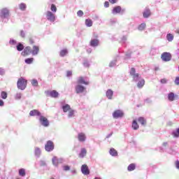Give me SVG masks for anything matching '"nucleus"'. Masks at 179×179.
Wrapping results in <instances>:
<instances>
[{
    "label": "nucleus",
    "mask_w": 179,
    "mask_h": 179,
    "mask_svg": "<svg viewBox=\"0 0 179 179\" xmlns=\"http://www.w3.org/2000/svg\"><path fill=\"white\" fill-rule=\"evenodd\" d=\"M17 85L20 90H24L27 86V80L23 78H20L17 80Z\"/></svg>",
    "instance_id": "nucleus-1"
},
{
    "label": "nucleus",
    "mask_w": 179,
    "mask_h": 179,
    "mask_svg": "<svg viewBox=\"0 0 179 179\" xmlns=\"http://www.w3.org/2000/svg\"><path fill=\"white\" fill-rule=\"evenodd\" d=\"M171 53L170 52H164L161 55V59H162V61H164V62H169V61H171Z\"/></svg>",
    "instance_id": "nucleus-2"
},
{
    "label": "nucleus",
    "mask_w": 179,
    "mask_h": 179,
    "mask_svg": "<svg viewBox=\"0 0 179 179\" xmlns=\"http://www.w3.org/2000/svg\"><path fill=\"white\" fill-rule=\"evenodd\" d=\"M130 75L132 76L133 80H134V82H137L138 79H139L141 76L139 73H136V70L134 67H132L130 70Z\"/></svg>",
    "instance_id": "nucleus-3"
},
{
    "label": "nucleus",
    "mask_w": 179,
    "mask_h": 179,
    "mask_svg": "<svg viewBox=\"0 0 179 179\" xmlns=\"http://www.w3.org/2000/svg\"><path fill=\"white\" fill-rule=\"evenodd\" d=\"M45 149L46 152H52L54 150V142L48 141L45 145Z\"/></svg>",
    "instance_id": "nucleus-4"
},
{
    "label": "nucleus",
    "mask_w": 179,
    "mask_h": 179,
    "mask_svg": "<svg viewBox=\"0 0 179 179\" xmlns=\"http://www.w3.org/2000/svg\"><path fill=\"white\" fill-rule=\"evenodd\" d=\"M45 93L46 96H50V97H53L54 99H57V97L59 96V94L56 90H52V91L48 90V91H45Z\"/></svg>",
    "instance_id": "nucleus-5"
},
{
    "label": "nucleus",
    "mask_w": 179,
    "mask_h": 179,
    "mask_svg": "<svg viewBox=\"0 0 179 179\" xmlns=\"http://www.w3.org/2000/svg\"><path fill=\"white\" fill-rule=\"evenodd\" d=\"M39 121L43 127H48V125H50V122L48 121V119H47V117L44 116H41Z\"/></svg>",
    "instance_id": "nucleus-6"
},
{
    "label": "nucleus",
    "mask_w": 179,
    "mask_h": 179,
    "mask_svg": "<svg viewBox=\"0 0 179 179\" xmlns=\"http://www.w3.org/2000/svg\"><path fill=\"white\" fill-rule=\"evenodd\" d=\"M46 18L49 20V22H55V14L52 13L51 11H47Z\"/></svg>",
    "instance_id": "nucleus-7"
},
{
    "label": "nucleus",
    "mask_w": 179,
    "mask_h": 179,
    "mask_svg": "<svg viewBox=\"0 0 179 179\" xmlns=\"http://www.w3.org/2000/svg\"><path fill=\"white\" fill-rule=\"evenodd\" d=\"M113 118H122L124 117V112L121 110H116L113 113Z\"/></svg>",
    "instance_id": "nucleus-8"
},
{
    "label": "nucleus",
    "mask_w": 179,
    "mask_h": 179,
    "mask_svg": "<svg viewBox=\"0 0 179 179\" xmlns=\"http://www.w3.org/2000/svg\"><path fill=\"white\" fill-rule=\"evenodd\" d=\"M81 171L84 176H89L90 174V170H89V166L86 164H83L81 166Z\"/></svg>",
    "instance_id": "nucleus-9"
},
{
    "label": "nucleus",
    "mask_w": 179,
    "mask_h": 179,
    "mask_svg": "<svg viewBox=\"0 0 179 179\" xmlns=\"http://www.w3.org/2000/svg\"><path fill=\"white\" fill-rule=\"evenodd\" d=\"M84 92H86V87L80 85H78L76 86V93H77V94L84 93Z\"/></svg>",
    "instance_id": "nucleus-10"
},
{
    "label": "nucleus",
    "mask_w": 179,
    "mask_h": 179,
    "mask_svg": "<svg viewBox=\"0 0 179 179\" xmlns=\"http://www.w3.org/2000/svg\"><path fill=\"white\" fill-rule=\"evenodd\" d=\"M21 54L23 57H27V55H30V54H31V48H30V46H27Z\"/></svg>",
    "instance_id": "nucleus-11"
},
{
    "label": "nucleus",
    "mask_w": 179,
    "mask_h": 179,
    "mask_svg": "<svg viewBox=\"0 0 179 179\" xmlns=\"http://www.w3.org/2000/svg\"><path fill=\"white\" fill-rule=\"evenodd\" d=\"M9 16V10L8 8H3L1 10V17H8Z\"/></svg>",
    "instance_id": "nucleus-12"
},
{
    "label": "nucleus",
    "mask_w": 179,
    "mask_h": 179,
    "mask_svg": "<svg viewBox=\"0 0 179 179\" xmlns=\"http://www.w3.org/2000/svg\"><path fill=\"white\" fill-rule=\"evenodd\" d=\"M78 139L80 142H85V141H86V134H85V133H79Z\"/></svg>",
    "instance_id": "nucleus-13"
},
{
    "label": "nucleus",
    "mask_w": 179,
    "mask_h": 179,
    "mask_svg": "<svg viewBox=\"0 0 179 179\" xmlns=\"http://www.w3.org/2000/svg\"><path fill=\"white\" fill-rule=\"evenodd\" d=\"M87 155V150L86 148H81L80 152L79 153L78 157L83 159Z\"/></svg>",
    "instance_id": "nucleus-14"
},
{
    "label": "nucleus",
    "mask_w": 179,
    "mask_h": 179,
    "mask_svg": "<svg viewBox=\"0 0 179 179\" xmlns=\"http://www.w3.org/2000/svg\"><path fill=\"white\" fill-rule=\"evenodd\" d=\"M78 85H89V81H86L85 80V78L81 76V77H79L78 80Z\"/></svg>",
    "instance_id": "nucleus-15"
},
{
    "label": "nucleus",
    "mask_w": 179,
    "mask_h": 179,
    "mask_svg": "<svg viewBox=\"0 0 179 179\" xmlns=\"http://www.w3.org/2000/svg\"><path fill=\"white\" fill-rule=\"evenodd\" d=\"M29 115L31 116V117H34V116H36V115H38V116H39V115H41V113H40V111H38V110H31L30 112H29Z\"/></svg>",
    "instance_id": "nucleus-16"
},
{
    "label": "nucleus",
    "mask_w": 179,
    "mask_h": 179,
    "mask_svg": "<svg viewBox=\"0 0 179 179\" xmlns=\"http://www.w3.org/2000/svg\"><path fill=\"white\" fill-rule=\"evenodd\" d=\"M38 51H40L38 46H33V50H31L32 55H37V54H38Z\"/></svg>",
    "instance_id": "nucleus-17"
},
{
    "label": "nucleus",
    "mask_w": 179,
    "mask_h": 179,
    "mask_svg": "<svg viewBox=\"0 0 179 179\" xmlns=\"http://www.w3.org/2000/svg\"><path fill=\"white\" fill-rule=\"evenodd\" d=\"M113 94H114V92L111 90H108L106 91V96L109 100H111L113 99Z\"/></svg>",
    "instance_id": "nucleus-18"
},
{
    "label": "nucleus",
    "mask_w": 179,
    "mask_h": 179,
    "mask_svg": "<svg viewBox=\"0 0 179 179\" xmlns=\"http://www.w3.org/2000/svg\"><path fill=\"white\" fill-rule=\"evenodd\" d=\"M131 127L135 131H136V129H139V124H138V122H136V120H133Z\"/></svg>",
    "instance_id": "nucleus-19"
},
{
    "label": "nucleus",
    "mask_w": 179,
    "mask_h": 179,
    "mask_svg": "<svg viewBox=\"0 0 179 179\" xmlns=\"http://www.w3.org/2000/svg\"><path fill=\"white\" fill-rule=\"evenodd\" d=\"M71 109L72 108H71V106H69V104H66L62 106V110H63L64 113H68Z\"/></svg>",
    "instance_id": "nucleus-20"
},
{
    "label": "nucleus",
    "mask_w": 179,
    "mask_h": 179,
    "mask_svg": "<svg viewBox=\"0 0 179 179\" xmlns=\"http://www.w3.org/2000/svg\"><path fill=\"white\" fill-rule=\"evenodd\" d=\"M143 86H145V80L141 79V80H139L138 82L137 87H138V89H142V87H143Z\"/></svg>",
    "instance_id": "nucleus-21"
},
{
    "label": "nucleus",
    "mask_w": 179,
    "mask_h": 179,
    "mask_svg": "<svg viewBox=\"0 0 179 179\" xmlns=\"http://www.w3.org/2000/svg\"><path fill=\"white\" fill-rule=\"evenodd\" d=\"M90 45H92V47H97V45H99V40L97 39L91 40Z\"/></svg>",
    "instance_id": "nucleus-22"
},
{
    "label": "nucleus",
    "mask_w": 179,
    "mask_h": 179,
    "mask_svg": "<svg viewBox=\"0 0 179 179\" xmlns=\"http://www.w3.org/2000/svg\"><path fill=\"white\" fill-rule=\"evenodd\" d=\"M150 15H151L150 10H149V9H146V10L143 12V17H145V18L149 17V16H150Z\"/></svg>",
    "instance_id": "nucleus-23"
},
{
    "label": "nucleus",
    "mask_w": 179,
    "mask_h": 179,
    "mask_svg": "<svg viewBox=\"0 0 179 179\" xmlns=\"http://www.w3.org/2000/svg\"><path fill=\"white\" fill-rule=\"evenodd\" d=\"M85 24L87 27H92V26H93V21L90 19H86Z\"/></svg>",
    "instance_id": "nucleus-24"
},
{
    "label": "nucleus",
    "mask_w": 179,
    "mask_h": 179,
    "mask_svg": "<svg viewBox=\"0 0 179 179\" xmlns=\"http://www.w3.org/2000/svg\"><path fill=\"white\" fill-rule=\"evenodd\" d=\"M135 169H136V165H135V164H131L127 167L128 171H134Z\"/></svg>",
    "instance_id": "nucleus-25"
},
{
    "label": "nucleus",
    "mask_w": 179,
    "mask_h": 179,
    "mask_svg": "<svg viewBox=\"0 0 179 179\" xmlns=\"http://www.w3.org/2000/svg\"><path fill=\"white\" fill-rule=\"evenodd\" d=\"M109 153H110V155H111V156H115V157L118 156V152L114 148H110Z\"/></svg>",
    "instance_id": "nucleus-26"
},
{
    "label": "nucleus",
    "mask_w": 179,
    "mask_h": 179,
    "mask_svg": "<svg viewBox=\"0 0 179 179\" xmlns=\"http://www.w3.org/2000/svg\"><path fill=\"white\" fill-rule=\"evenodd\" d=\"M113 13H121V6H117L113 10Z\"/></svg>",
    "instance_id": "nucleus-27"
},
{
    "label": "nucleus",
    "mask_w": 179,
    "mask_h": 179,
    "mask_svg": "<svg viewBox=\"0 0 179 179\" xmlns=\"http://www.w3.org/2000/svg\"><path fill=\"white\" fill-rule=\"evenodd\" d=\"M138 121L141 124V125H146V120H145V117H138Z\"/></svg>",
    "instance_id": "nucleus-28"
},
{
    "label": "nucleus",
    "mask_w": 179,
    "mask_h": 179,
    "mask_svg": "<svg viewBox=\"0 0 179 179\" xmlns=\"http://www.w3.org/2000/svg\"><path fill=\"white\" fill-rule=\"evenodd\" d=\"M1 99H3V100H6V99H8V93H6V92H1Z\"/></svg>",
    "instance_id": "nucleus-29"
},
{
    "label": "nucleus",
    "mask_w": 179,
    "mask_h": 179,
    "mask_svg": "<svg viewBox=\"0 0 179 179\" xmlns=\"http://www.w3.org/2000/svg\"><path fill=\"white\" fill-rule=\"evenodd\" d=\"M19 175L21 176V177H24V176H26V171L24 169H20L19 170Z\"/></svg>",
    "instance_id": "nucleus-30"
},
{
    "label": "nucleus",
    "mask_w": 179,
    "mask_h": 179,
    "mask_svg": "<svg viewBox=\"0 0 179 179\" xmlns=\"http://www.w3.org/2000/svg\"><path fill=\"white\" fill-rule=\"evenodd\" d=\"M24 48V46L22 43H18V45H17V51H23Z\"/></svg>",
    "instance_id": "nucleus-31"
},
{
    "label": "nucleus",
    "mask_w": 179,
    "mask_h": 179,
    "mask_svg": "<svg viewBox=\"0 0 179 179\" xmlns=\"http://www.w3.org/2000/svg\"><path fill=\"white\" fill-rule=\"evenodd\" d=\"M166 38H167L168 41H171L172 40L174 39V36H173V34H168L166 36Z\"/></svg>",
    "instance_id": "nucleus-32"
},
{
    "label": "nucleus",
    "mask_w": 179,
    "mask_h": 179,
    "mask_svg": "<svg viewBox=\"0 0 179 179\" xmlns=\"http://www.w3.org/2000/svg\"><path fill=\"white\" fill-rule=\"evenodd\" d=\"M146 28V24L145 23H142L139 25L138 27V30H145V29Z\"/></svg>",
    "instance_id": "nucleus-33"
},
{
    "label": "nucleus",
    "mask_w": 179,
    "mask_h": 179,
    "mask_svg": "<svg viewBox=\"0 0 179 179\" xmlns=\"http://www.w3.org/2000/svg\"><path fill=\"white\" fill-rule=\"evenodd\" d=\"M68 54V50L66 49L62 50L60 51V56L65 57Z\"/></svg>",
    "instance_id": "nucleus-34"
},
{
    "label": "nucleus",
    "mask_w": 179,
    "mask_h": 179,
    "mask_svg": "<svg viewBox=\"0 0 179 179\" xmlns=\"http://www.w3.org/2000/svg\"><path fill=\"white\" fill-rule=\"evenodd\" d=\"M33 61H34V59L33 57L27 58L25 59V62L28 64H33Z\"/></svg>",
    "instance_id": "nucleus-35"
},
{
    "label": "nucleus",
    "mask_w": 179,
    "mask_h": 179,
    "mask_svg": "<svg viewBox=\"0 0 179 179\" xmlns=\"http://www.w3.org/2000/svg\"><path fill=\"white\" fill-rule=\"evenodd\" d=\"M168 99H169V100H170V101H173V100L175 99L174 94L173 93H170L168 95Z\"/></svg>",
    "instance_id": "nucleus-36"
},
{
    "label": "nucleus",
    "mask_w": 179,
    "mask_h": 179,
    "mask_svg": "<svg viewBox=\"0 0 179 179\" xmlns=\"http://www.w3.org/2000/svg\"><path fill=\"white\" fill-rule=\"evenodd\" d=\"M69 117L71 118V117H73V115H75V110H73V109H70L69 111Z\"/></svg>",
    "instance_id": "nucleus-37"
},
{
    "label": "nucleus",
    "mask_w": 179,
    "mask_h": 179,
    "mask_svg": "<svg viewBox=\"0 0 179 179\" xmlns=\"http://www.w3.org/2000/svg\"><path fill=\"white\" fill-rule=\"evenodd\" d=\"M172 135H173V136H174V138H178V136H179V128L177 129L176 131H173Z\"/></svg>",
    "instance_id": "nucleus-38"
},
{
    "label": "nucleus",
    "mask_w": 179,
    "mask_h": 179,
    "mask_svg": "<svg viewBox=\"0 0 179 179\" xmlns=\"http://www.w3.org/2000/svg\"><path fill=\"white\" fill-rule=\"evenodd\" d=\"M52 162L55 166H58V158H57V157H54L52 159Z\"/></svg>",
    "instance_id": "nucleus-39"
},
{
    "label": "nucleus",
    "mask_w": 179,
    "mask_h": 179,
    "mask_svg": "<svg viewBox=\"0 0 179 179\" xmlns=\"http://www.w3.org/2000/svg\"><path fill=\"white\" fill-rule=\"evenodd\" d=\"M26 8H27L26 4H24L23 3L20 4V9L21 10H26Z\"/></svg>",
    "instance_id": "nucleus-40"
},
{
    "label": "nucleus",
    "mask_w": 179,
    "mask_h": 179,
    "mask_svg": "<svg viewBox=\"0 0 179 179\" xmlns=\"http://www.w3.org/2000/svg\"><path fill=\"white\" fill-rule=\"evenodd\" d=\"M50 10H52V12H54L55 13V12H57V6H55V4L51 5Z\"/></svg>",
    "instance_id": "nucleus-41"
},
{
    "label": "nucleus",
    "mask_w": 179,
    "mask_h": 179,
    "mask_svg": "<svg viewBox=\"0 0 179 179\" xmlns=\"http://www.w3.org/2000/svg\"><path fill=\"white\" fill-rule=\"evenodd\" d=\"M31 85H32V86L37 87V86H38V81H37V80H32Z\"/></svg>",
    "instance_id": "nucleus-42"
},
{
    "label": "nucleus",
    "mask_w": 179,
    "mask_h": 179,
    "mask_svg": "<svg viewBox=\"0 0 179 179\" xmlns=\"http://www.w3.org/2000/svg\"><path fill=\"white\" fill-rule=\"evenodd\" d=\"M41 153V151L40 150V148H36L35 149V155H36V156H39V155Z\"/></svg>",
    "instance_id": "nucleus-43"
},
{
    "label": "nucleus",
    "mask_w": 179,
    "mask_h": 179,
    "mask_svg": "<svg viewBox=\"0 0 179 179\" xmlns=\"http://www.w3.org/2000/svg\"><path fill=\"white\" fill-rule=\"evenodd\" d=\"M77 15L78 16H79L80 17H81V16H83V11L80 10L77 12Z\"/></svg>",
    "instance_id": "nucleus-44"
},
{
    "label": "nucleus",
    "mask_w": 179,
    "mask_h": 179,
    "mask_svg": "<svg viewBox=\"0 0 179 179\" xmlns=\"http://www.w3.org/2000/svg\"><path fill=\"white\" fill-rule=\"evenodd\" d=\"M64 171H68L71 170V168L69 167V166H64Z\"/></svg>",
    "instance_id": "nucleus-45"
},
{
    "label": "nucleus",
    "mask_w": 179,
    "mask_h": 179,
    "mask_svg": "<svg viewBox=\"0 0 179 179\" xmlns=\"http://www.w3.org/2000/svg\"><path fill=\"white\" fill-rule=\"evenodd\" d=\"M160 82H161V83H162V84L167 83V79H166V78H162V79H161Z\"/></svg>",
    "instance_id": "nucleus-46"
},
{
    "label": "nucleus",
    "mask_w": 179,
    "mask_h": 179,
    "mask_svg": "<svg viewBox=\"0 0 179 179\" xmlns=\"http://www.w3.org/2000/svg\"><path fill=\"white\" fill-rule=\"evenodd\" d=\"M29 44H34V40L33 39V38H29Z\"/></svg>",
    "instance_id": "nucleus-47"
},
{
    "label": "nucleus",
    "mask_w": 179,
    "mask_h": 179,
    "mask_svg": "<svg viewBox=\"0 0 179 179\" xmlns=\"http://www.w3.org/2000/svg\"><path fill=\"white\" fill-rule=\"evenodd\" d=\"M175 84L178 85H179V77H176L175 79Z\"/></svg>",
    "instance_id": "nucleus-48"
},
{
    "label": "nucleus",
    "mask_w": 179,
    "mask_h": 179,
    "mask_svg": "<svg viewBox=\"0 0 179 179\" xmlns=\"http://www.w3.org/2000/svg\"><path fill=\"white\" fill-rule=\"evenodd\" d=\"M66 76H68V77L72 76V71H68L66 72Z\"/></svg>",
    "instance_id": "nucleus-49"
},
{
    "label": "nucleus",
    "mask_w": 179,
    "mask_h": 179,
    "mask_svg": "<svg viewBox=\"0 0 179 179\" xmlns=\"http://www.w3.org/2000/svg\"><path fill=\"white\" fill-rule=\"evenodd\" d=\"M104 6L105 8H108V6H110V3L108 1H105Z\"/></svg>",
    "instance_id": "nucleus-50"
},
{
    "label": "nucleus",
    "mask_w": 179,
    "mask_h": 179,
    "mask_svg": "<svg viewBox=\"0 0 179 179\" xmlns=\"http://www.w3.org/2000/svg\"><path fill=\"white\" fill-rule=\"evenodd\" d=\"M109 2L112 4L117 3V0H109Z\"/></svg>",
    "instance_id": "nucleus-51"
},
{
    "label": "nucleus",
    "mask_w": 179,
    "mask_h": 179,
    "mask_svg": "<svg viewBox=\"0 0 179 179\" xmlns=\"http://www.w3.org/2000/svg\"><path fill=\"white\" fill-rule=\"evenodd\" d=\"M10 44H13V45H15V44H16V41L15 40L10 41Z\"/></svg>",
    "instance_id": "nucleus-52"
},
{
    "label": "nucleus",
    "mask_w": 179,
    "mask_h": 179,
    "mask_svg": "<svg viewBox=\"0 0 179 179\" xmlns=\"http://www.w3.org/2000/svg\"><path fill=\"white\" fill-rule=\"evenodd\" d=\"M175 164H176V169H179V161H176V162H175Z\"/></svg>",
    "instance_id": "nucleus-53"
},
{
    "label": "nucleus",
    "mask_w": 179,
    "mask_h": 179,
    "mask_svg": "<svg viewBox=\"0 0 179 179\" xmlns=\"http://www.w3.org/2000/svg\"><path fill=\"white\" fill-rule=\"evenodd\" d=\"M3 104H4L3 101L2 99H0V106L1 107L3 106Z\"/></svg>",
    "instance_id": "nucleus-54"
},
{
    "label": "nucleus",
    "mask_w": 179,
    "mask_h": 179,
    "mask_svg": "<svg viewBox=\"0 0 179 179\" xmlns=\"http://www.w3.org/2000/svg\"><path fill=\"white\" fill-rule=\"evenodd\" d=\"M20 36H21V37L24 38V31H21V32H20Z\"/></svg>",
    "instance_id": "nucleus-55"
},
{
    "label": "nucleus",
    "mask_w": 179,
    "mask_h": 179,
    "mask_svg": "<svg viewBox=\"0 0 179 179\" xmlns=\"http://www.w3.org/2000/svg\"><path fill=\"white\" fill-rule=\"evenodd\" d=\"M16 97H17V99H21L22 94H17Z\"/></svg>",
    "instance_id": "nucleus-56"
},
{
    "label": "nucleus",
    "mask_w": 179,
    "mask_h": 179,
    "mask_svg": "<svg viewBox=\"0 0 179 179\" xmlns=\"http://www.w3.org/2000/svg\"><path fill=\"white\" fill-rule=\"evenodd\" d=\"M111 135H113V133H111L110 134H109L108 136H107L106 138H110V136H111Z\"/></svg>",
    "instance_id": "nucleus-57"
},
{
    "label": "nucleus",
    "mask_w": 179,
    "mask_h": 179,
    "mask_svg": "<svg viewBox=\"0 0 179 179\" xmlns=\"http://www.w3.org/2000/svg\"><path fill=\"white\" fill-rule=\"evenodd\" d=\"M167 145V143H163V146H166Z\"/></svg>",
    "instance_id": "nucleus-58"
},
{
    "label": "nucleus",
    "mask_w": 179,
    "mask_h": 179,
    "mask_svg": "<svg viewBox=\"0 0 179 179\" xmlns=\"http://www.w3.org/2000/svg\"><path fill=\"white\" fill-rule=\"evenodd\" d=\"M176 33H177L178 34H179V29H178L176 30Z\"/></svg>",
    "instance_id": "nucleus-59"
},
{
    "label": "nucleus",
    "mask_w": 179,
    "mask_h": 179,
    "mask_svg": "<svg viewBox=\"0 0 179 179\" xmlns=\"http://www.w3.org/2000/svg\"><path fill=\"white\" fill-rule=\"evenodd\" d=\"M94 179H101V178L95 177Z\"/></svg>",
    "instance_id": "nucleus-60"
},
{
    "label": "nucleus",
    "mask_w": 179,
    "mask_h": 179,
    "mask_svg": "<svg viewBox=\"0 0 179 179\" xmlns=\"http://www.w3.org/2000/svg\"><path fill=\"white\" fill-rule=\"evenodd\" d=\"M52 1V2H55V0H51Z\"/></svg>",
    "instance_id": "nucleus-61"
},
{
    "label": "nucleus",
    "mask_w": 179,
    "mask_h": 179,
    "mask_svg": "<svg viewBox=\"0 0 179 179\" xmlns=\"http://www.w3.org/2000/svg\"><path fill=\"white\" fill-rule=\"evenodd\" d=\"M50 179H54V178H51Z\"/></svg>",
    "instance_id": "nucleus-62"
}]
</instances>
